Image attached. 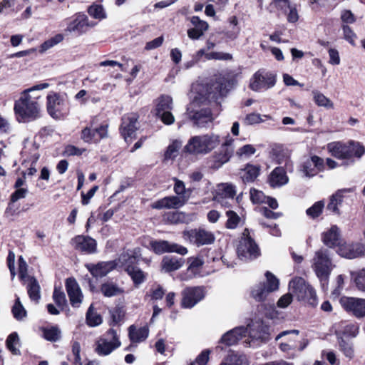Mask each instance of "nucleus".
I'll use <instances>...</instances> for the list:
<instances>
[{
	"instance_id": "c9c22d12",
	"label": "nucleus",
	"mask_w": 365,
	"mask_h": 365,
	"mask_svg": "<svg viewBox=\"0 0 365 365\" xmlns=\"http://www.w3.org/2000/svg\"><path fill=\"white\" fill-rule=\"evenodd\" d=\"M347 190H339L331 196L327 209L334 213L339 214V206L341 205L344 199L343 193Z\"/></svg>"
},
{
	"instance_id": "4be33fe9",
	"label": "nucleus",
	"mask_w": 365,
	"mask_h": 365,
	"mask_svg": "<svg viewBox=\"0 0 365 365\" xmlns=\"http://www.w3.org/2000/svg\"><path fill=\"white\" fill-rule=\"evenodd\" d=\"M116 264L113 261L101 262L96 264H87L86 267L94 277H103L115 269Z\"/></svg>"
},
{
	"instance_id": "6ab92c4d",
	"label": "nucleus",
	"mask_w": 365,
	"mask_h": 365,
	"mask_svg": "<svg viewBox=\"0 0 365 365\" xmlns=\"http://www.w3.org/2000/svg\"><path fill=\"white\" fill-rule=\"evenodd\" d=\"M138 115L135 113H130L122 118L120 133L126 142L130 141L135 138L137 130Z\"/></svg>"
},
{
	"instance_id": "13d9d810",
	"label": "nucleus",
	"mask_w": 365,
	"mask_h": 365,
	"mask_svg": "<svg viewBox=\"0 0 365 365\" xmlns=\"http://www.w3.org/2000/svg\"><path fill=\"white\" fill-rule=\"evenodd\" d=\"M205 58L207 60H231L232 56L228 53L224 52H210L205 54Z\"/></svg>"
},
{
	"instance_id": "f03ea898",
	"label": "nucleus",
	"mask_w": 365,
	"mask_h": 365,
	"mask_svg": "<svg viewBox=\"0 0 365 365\" xmlns=\"http://www.w3.org/2000/svg\"><path fill=\"white\" fill-rule=\"evenodd\" d=\"M225 93V87L222 82H216L212 84L207 93L200 94L202 97L195 96L192 104L187 108V113L190 118L194 120L195 123L199 127H205L213 120L212 115L209 108H202L199 110H192V107L198 104L200 101L204 102L210 98H216L217 96H222Z\"/></svg>"
},
{
	"instance_id": "2eb2a0df",
	"label": "nucleus",
	"mask_w": 365,
	"mask_h": 365,
	"mask_svg": "<svg viewBox=\"0 0 365 365\" xmlns=\"http://www.w3.org/2000/svg\"><path fill=\"white\" fill-rule=\"evenodd\" d=\"M338 254L344 258L355 259L365 255V245L361 243L344 242L339 245Z\"/></svg>"
},
{
	"instance_id": "412c9836",
	"label": "nucleus",
	"mask_w": 365,
	"mask_h": 365,
	"mask_svg": "<svg viewBox=\"0 0 365 365\" xmlns=\"http://www.w3.org/2000/svg\"><path fill=\"white\" fill-rule=\"evenodd\" d=\"M71 243L76 250L81 252L93 253L96 250V240L88 236L78 235L72 239Z\"/></svg>"
},
{
	"instance_id": "a211bd4d",
	"label": "nucleus",
	"mask_w": 365,
	"mask_h": 365,
	"mask_svg": "<svg viewBox=\"0 0 365 365\" xmlns=\"http://www.w3.org/2000/svg\"><path fill=\"white\" fill-rule=\"evenodd\" d=\"M92 26L93 25L90 24L86 15L83 14H78L68 23L65 32L81 35L87 31L88 27Z\"/></svg>"
},
{
	"instance_id": "09e8293b",
	"label": "nucleus",
	"mask_w": 365,
	"mask_h": 365,
	"mask_svg": "<svg viewBox=\"0 0 365 365\" xmlns=\"http://www.w3.org/2000/svg\"><path fill=\"white\" fill-rule=\"evenodd\" d=\"M324 202L323 201H318L315 202L311 207L308 208L306 211L307 215L311 218H316L319 217L324 209Z\"/></svg>"
},
{
	"instance_id": "e433bc0d",
	"label": "nucleus",
	"mask_w": 365,
	"mask_h": 365,
	"mask_svg": "<svg viewBox=\"0 0 365 365\" xmlns=\"http://www.w3.org/2000/svg\"><path fill=\"white\" fill-rule=\"evenodd\" d=\"M173 108V99L167 95H162L155 101V114L171 110Z\"/></svg>"
},
{
	"instance_id": "7ed1b4c3",
	"label": "nucleus",
	"mask_w": 365,
	"mask_h": 365,
	"mask_svg": "<svg viewBox=\"0 0 365 365\" xmlns=\"http://www.w3.org/2000/svg\"><path fill=\"white\" fill-rule=\"evenodd\" d=\"M334 267L328 250L320 249L315 252L312 260V268L324 288L327 285Z\"/></svg>"
},
{
	"instance_id": "49530a36",
	"label": "nucleus",
	"mask_w": 365,
	"mask_h": 365,
	"mask_svg": "<svg viewBox=\"0 0 365 365\" xmlns=\"http://www.w3.org/2000/svg\"><path fill=\"white\" fill-rule=\"evenodd\" d=\"M227 220L226 222V227L227 229H235L237 227L241 221L240 216L232 210H228L226 212Z\"/></svg>"
},
{
	"instance_id": "9b49d317",
	"label": "nucleus",
	"mask_w": 365,
	"mask_h": 365,
	"mask_svg": "<svg viewBox=\"0 0 365 365\" xmlns=\"http://www.w3.org/2000/svg\"><path fill=\"white\" fill-rule=\"evenodd\" d=\"M275 83V75L270 73L257 71L251 78L250 88L254 91H259L273 87Z\"/></svg>"
},
{
	"instance_id": "423d86ee",
	"label": "nucleus",
	"mask_w": 365,
	"mask_h": 365,
	"mask_svg": "<svg viewBox=\"0 0 365 365\" xmlns=\"http://www.w3.org/2000/svg\"><path fill=\"white\" fill-rule=\"evenodd\" d=\"M121 342L116 330L109 329L96 342V352L100 356H107L120 347Z\"/></svg>"
},
{
	"instance_id": "7c9ffc66",
	"label": "nucleus",
	"mask_w": 365,
	"mask_h": 365,
	"mask_svg": "<svg viewBox=\"0 0 365 365\" xmlns=\"http://www.w3.org/2000/svg\"><path fill=\"white\" fill-rule=\"evenodd\" d=\"M101 292L106 297H113L124 293L122 287L113 282H106L101 285Z\"/></svg>"
},
{
	"instance_id": "b1692460",
	"label": "nucleus",
	"mask_w": 365,
	"mask_h": 365,
	"mask_svg": "<svg viewBox=\"0 0 365 365\" xmlns=\"http://www.w3.org/2000/svg\"><path fill=\"white\" fill-rule=\"evenodd\" d=\"M246 329L252 339L265 341L268 339L267 328L261 322H252Z\"/></svg>"
},
{
	"instance_id": "5fc2aeb1",
	"label": "nucleus",
	"mask_w": 365,
	"mask_h": 365,
	"mask_svg": "<svg viewBox=\"0 0 365 365\" xmlns=\"http://www.w3.org/2000/svg\"><path fill=\"white\" fill-rule=\"evenodd\" d=\"M256 149L252 145H245L236 151V155L240 158H247L255 154Z\"/></svg>"
},
{
	"instance_id": "680f3d73",
	"label": "nucleus",
	"mask_w": 365,
	"mask_h": 365,
	"mask_svg": "<svg viewBox=\"0 0 365 365\" xmlns=\"http://www.w3.org/2000/svg\"><path fill=\"white\" fill-rule=\"evenodd\" d=\"M53 299L58 307H63L66 304V295L61 289L55 288Z\"/></svg>"
},
{
	"instance_id": "f3484780",
	"label": "nucleus",
	"mask_w": 365,
	"mask_h": 365,
	"mask_svg": "<svg viewBox=\"0 0 365 365\" xmlns=\"http://www.w3.org/2000/svg\"><path fill=\"white\" fill-rule=\"evenodd\" d=\"M66 288L71 306L78 308L83 299V294L78 283L74 278H68L66 281Z\"/></svg>"
},
{
	"instance_id": "c756f323",
	"label": "nucleus",
	"mask_w": 365,
	"mask_h": 365,
	"mask_svg": "<svg viewBox=\"0 0 365 365\" xmlns=\"http://www.w3.org/2000/svg\"><path fill=\"white\" fill-rule=\"evenodd\" d=\"M339 230L336 225H332L329 230L322 235V241L329 247H333L338 244Z\"/></svg>"
},
{
	"instance_id": "4d7b16f0",
	"label": "nucleus",
	"mask_w": 365,
	"mask_h": 365,
	"mask_svg": "<svg viewBox=\"0 0 365 365\" xmlns=\"http://www.w3.org/2000/svg\"><path fill=\"white\" fill-rule=\"evenodd\" d=\"M164 219L171 224H178L184 220V215L179 212H169L165 215Z\"/></svg>"
},
{
	"instance_id": "393cba45",
	"label": "nucleus",
	"mask_w": 365,
	"mask_h": 365,
	"mask_svg": "<svg viewBox=\"0 0 365 365\" xmlns=\"http://www.w3.org/2000/svg\"><path fill=\"white\" fill-rule=\"evenodd\" d=\"M184 201L177 196H169L163 197L155 202L151 205L153 209H163V208H178L182 206Z\"/></svg>"
},
{
	"instance_id": "9d476101",
	"label": "nucleus",
	"mask_w": 365,
	"mask_h": 365,
	"mask_svg": "<svg viewBox=\"0 0 365 365\" xmlns=\"http://www.w3.org/2000/svg\"><path fill=\"white\" fill-rule=\"evenodd\" d=\"M182 237L185 240L189 241L197 246L210 245L215 240L214 235L211 232L203 229L184 231Z\"/></svg>"
},
{
	"instance_id": "bf43d9fd",
	"label": "nucleus",
	"mask_w": 365,
	"mask_h": 365,
	"mask_svg": "<svg viewBox=\"0 0 365 365\" xmlns=\"http://www.w3.org/2000/svg\"><path fill=\"white\" fill-rule=\"evenodd\" d=\"M190 21L194 26V28L202 32V34L208 29V24L206 21L201 20L198 16H192Z\"/></svg>"
},
{
	"instance_id": "ea45409f",
	"label": "nucleus",
	"mask_w": 365,
	"mask_h": 365,
	"mask_svg": "<svg viewBox=\"0 0 365 365\" xmlns=\"http://www.w3.org/2000/svg\"><path fill=\"white\" fill-rule=\"evenodd\" d=\"M220 365H248V364L245 356L231 354L226 356Z\"/></svg>"
},
{
	"instance_id": "8fccbe9b",
	"label": "nucleus",
	"mask_w": 365,
	"mask_h": 365,
	"mask_svg": "<svg viewBox=\"0 0 365 365\" xmlns=\"http://www.w3.org/2000/svg\"><path fill=\"white\" fill-rule=\"evenodd\" d=\"M81 138L85 142L88 143H97L98 139L95 133V130L91 129L89 127H86L81 131Z\"/></svg>"
},
{
	"instance_id": "2f4dec72",
	"label": "nucleus",
	"mask_w": 365,
	"mask_h": 365,
	"mask_svg": "<svg viewBox=\"0 0 365 365\" xmlns=\"http://www.w3.org/2000/svg\"><path fill=\"white\" fill-rule=\"evenodd\" d=\"M260 168L257 165L247 164L244 169H242L240 175L245 183L252 182L258 177Z\"/></svg>"
},
{
	"instance_id": "0eeeda50",
	"label": "nucleus",
	"mask_w": 365,
	"mask_h": 365,
	"mask_svg": "<svg viewBox=\"0 0 365 365\" xmlns=\"http://www.w3.org/2000/svg\"><path fill=\"white\" fill-rule=\"evenodd\" d=\"M266 280L255 285L251 296L257 302L264 301L267 296L279 288L278 279L269 272L265 273Z\"/></svg>"
},
{
	"instance_id": "0e129e2a",
	"label": "nucleus",
	"mask_w": 365,
	"mask_h": 365,
	"mask_svg": "<svg viewBox=\"0 0 365 365\" xmlns=\"http://www.w3.org/2000/svg\"><path fill=\"white\" fill-rule=\"evenodd\" d=\"M266 197L262 191L255 189L250 190V199L254 203H264Z\"/></svg>"
},
{
	"instance_id": "603ef678",
	"label": "nucleus",
	"mask_w": 365,
	"mask_h": 365,
	"mask_svg": "<svg viewBox=\"0 0 365 365\" xmlns=\"http://www.w3.org/2000/svg\"><path fill=\"white\" fill-rule=\"evenodd\" d=\"M341 29L343 31L344 38L348 41L351 46H356L355 40L357 38L355 32L348 25L342 24Z\"/></svg>"
},
{
	"instance_id": "aec40b11",
	"label": "nucleus",
	"mask_w": 365,
	"mask_h": 365,
	"mask_svg": "<svg viewBox=\"0 0 365 365\" xmlns=\"http://www.w3.org/2000/svg\"><path fill=\"white\" fill-rule=\"evenodd\" d=\"M327 149L332 156L339 159H347L353 156L354 145H345L340 142H333L327 145Z\"/></svg>"
},
{
	"instance_id": "20e7f679",
	"label": "nucleus",
	"mask_w": 365,
	"mask_h": 365,
	"mask_svg": "<svg viewBox=\"0 0 365 365\" xmlns=\"http://www.w3.org/2000/svg\"><path fill=\"white\" fill-rule=\"evenodd\" d=\"M220 143V138L217 134L197 135L188 140L185 149L192 154H207L218 146Z\"/></svg>"
},
{
	"instance_id": "774afa93",
	"label": "nucleus",
	"mask_w": 365,
	"mask_h": 365,
	"mask_svg": "<svg viewBox=\"0 0 365 365\" xmlns=\"http://www.w3.org/2000/svg\"><path fill=\"white\" fill-rule=\"evenodd\" d=\"M156 115L160 117L163 123L166 125H171L175 121V118L173 115L171 113L170 110L160 113L159 114H157Z\"/></svg>"
},
{
	"instance_id": "f257e3e1",
	"label": "nucleus",
	"mask_w": 365,
	"mask_h": 365,
	"mask_svg": "<svg viewBox=\"0 0 365 365\" xmlns=\"http://www.w3.org/2000/svg\"><path fill=\"white\" fill-rule=\"evenodd\" d=\"M49 84L43 83L34 86L21 93L20 98L14 103V110L19 121H30L40 116L39 96H31L35 91L47 88Z\"/></svg>"
},
{
	"instance_id": "a878e982",
	"label": "nucleus",
	"mask_w": 365,
	"mask_h": 365,
	"mask_svg": "<svg viewBox=\"0 0 365 365\" xmlns=\"http://www.w3.org/2000/svg\"><path fill=\"white\" fill-rule=\"evenodd\" d=\"M185 260L176 257L165 256L161 262V270L165 272H171L181 268Z\"/></svg>"
},
{
	"instance_id": "6e6552de",
	"label": "nucleus",
	"mask_w": 365,
	"mask_h": 365,
	"mask_svg": "<svg viewBox=\"0 0 365 365\" xmlns=\"http://www.w3.org/2000/svg\"><path fill=\"white\" fill-rule=\"evenodd\" d=\"M289 289L297 295L298 299L306 300L310 304H316L317 294L314 289L302 277H296L289 282Z\"/></svg>"
},
{
	"instance_id": "79ce46f5",
	"label": "nucleus",
	"mask_w": 365,
	"mask_h": 365,
	"mask_svg": "<svg viewBox=\"0 0 365 365\" xmlns=\"http://www.w3.org/2000/svg\"><path fill=\"white\" fill-rule=\"evenodd\" d=\"M313 98L315 103L318 106H322L326 108H332L334 107V104L331 101L326 97L323 93L318 91H312Z\"/></svg>"
},
{
	"instance_id": "e2e57ef3",
	"label": "nucleus",
	"mask_w": 365,
	"mask_h": 365,
	"mask_svg": "<svg viewBox=\"0 0 365 365\" xmlns=\"http://www.w3.org/2000/svg\"><path fill=\"white\" fill-rule=\"evenodd\" d=\"M19 274L21 280L30 278L28 275V264L22 256L19 258Z\"/></svg>"
},
{
	"instance_id": "052dcab7",
	"label": "nucleus",
	"mask_w": 365,
	"mask_h": 365,
	"mask_svg": "<svg viewBox=\"0 0 365 365\" xmlns=\"http://www.w3.org/2000/svg\"><path fill=\"white\" fill-rule=\"evenodd\" d=\"M340 350L344 353V354L351 359L354 356V349L352 345L348 342H346L343 339H341L339 341Z\"/></svg>"
},
{
	"instance_id": "1a4fd4ad",
	"label": "nucleus",
	"mask_w": 365,
	"mask_h": 365,
	"mask_svg": "<svg viewBox=\"0 0 365 365\" xmlns=\"http://www.w3.org/2000/svg\"><path fill=\"white\" fill-rule=\"evenodd\" d=\"M47 110L54 119H61L67 114L65 100L57 93L51 92L47 97Z\"/></svg>"
},
{
	"instance_id": "338daca9",
	"label": "nucleus",
	"mask_w": 365,
	"mask_h": 365,
	"mask_svg": "<svg viewBox=\"0 0 365 365\" xmlns=\"http://www.w3.org/2000/svg\"><path fill=\"white\" fill-rule=\"evenodd\" d=\"M341 19L343 24H354L356 21V17L354 14L349 10H344L341 14Z\"/></svg>"
},
{
	"instance_id": "a19ab883",
	"label": "nucleus",
	"mask_w": 365,
	"mask_h": 365,
	"mask_svg": "<svg viewBox=\"0 0 365 365\" xmlns=\"http://www.w3.org/2000/svg\"><path fill=\"white\" fill-rule=\"evenodd\" d=\"M29 279V282L27 289L29 297L31 298V300L38 302L41 297L40 286L35 278L31 277Z\"/></svg>"
},
{
	"instance_id": "864d4df0",
	"label": "nucleus",
	"mask_w": 365,
	"mask_h": 365,
	"mask_svg": "<svg viewBox=\"0 0 365 365\" xmlns=\"http://www.w3.org/2000/svg\"><path fill=\"white\" fill-rule=\"evenodd\" d=\"M89 15L95 19H102L106 17L103 6L93 4L88 8Z\"/></svg>"
},
{
	"instance_id": "ddd939ff",
	"label": "nucleus",
	"mask_w": 365,
	"mask_h": 365,
	"mask_svg": "<svg viewBox=\"0 0 365 365\" xmlns=\"http://www.w3.org/2000/svg\"><path fill=\"white\" fill-rule=\"evenodd\" d=\"M150 245L154 252L158 255L165 252H176L181 255H185L187 253L186 247L167 240L151 241Z\"/></svg>"
},
{
	"instance_id": "72a5a7b5",
	"label": "nucleus",
	"mask_w": 365,
	"mask_h": 365,
	"mask_svg": "<svg viewBox=\"0 0 365 365\" xmlns=\"http://www.w3.org/2000/svg\"><path fill=\"white\" fill-rule=\"evenodd\" d=\"M149 334V329L148 327H143L136 329L133 325L129 327V338L132 342L138 343L145 340Z\"/></svg>"
},
{
	"instance_id": "c85d7f7f",
	"label": "nucleus",
	"mask_w": 365,
	"mask_h": 365,
	"mask_svg": "<svg viewBox=\"0 0 365 365\" xmlns=\"http://www.w3.org/2000/svg\"><path fill=\"white\" fill-rule=\"evenodd\" d=\"M234 140L230 138H227L225 141L222 143L220 153L218 154L217 160L224 164L229 161L230 158L234 153L233 147Z\"/></svg>"
},
{
	"instance_id": "3c124183",
	"label": "nucleus",
	"mask_w": 365,
	"mask_h": 365,
	"mask_svg": "<svg viewBox=\"0 0 365 365\" xmlns=\"http://www.w3.org/2000/svg\"><path fill=\"white\" fill-rule=\"evenodd\" d=\"M263 118H265L266 119H271V117L267 115H263ZM264 120L260 114L252 113L246 115L244 119V123L246 125H254L263 122Z\"/></svg>"
},
{
	"instance_id": "a18cd8bd",
	"label": "nucleus",
	"mask_w": 365,
	"mask_h": 365,
	"mask_svg": "<svg viewBox=\"0 0 365 365\" xmlns=\"http://www.w3.org/2000/svg\"><path fill=\"white\" fill-rule=\"evenodd\" d=\"M63 40V36L61 34H56L54 36L50 38L47 41H44L40 47V52L43 53L48 49L53 47L58 43H61Z\"/></svg>"
},
{
	"instance_id": "dca6fc26",
	"label": "nucleus",
	"mask_w": 365,
	"mask_h": 365,
	"mask_svg": "<svg viewBox=\"0 0 365 365\" xmlns=\"http://www.w3.org/2000/svg\"><path fill=\"white\" fill-rule=\"evenodd\" d=\"M182 306L185 308H192L204 298L205 293L203 289L200 287H187L182 291Z\"/></svg>"
},
{
	"instance_id": "4c0bfd02",
	"label": "nucleus",
	"mask_w": 365,
	"mask_h": 365,
	"mask_svg": "<svg viewBox=\"0 0 365 365\" xmlns=\"http://www.w3.org/2000/svg\"><path fill=\"white\" fill-rule=\"evenodd\" d=\"M86 322L88 326L91 327H97L103 322L101 314L94 310L93 304L89 307L86 312Z\"/></svg>"
},
{
	"instance_id": "de8ad7c7",
	"label": "nucleus",
	"mask_w": 365,
	"mask_h": 365,
	"mask_svg": "<svg viewBox=\"0 0 365 365\" xmlns=\"http://www.w3.org/2000/svg\"><path fill=\"white\" fill-rule=\"evenodd\" d=\"M12 313L15 319L21 320L26 316V311L21 304L19 297L16 298V302L12 307Z\"/></svg>"
},
{
	"instance_id": "473e14b6",
	"label": "nucleus",
	"mask_w": 365,
	"mask_h": 365,
	"mask_svg": "<svg viewBox=\"0 0 365 365\" xmlns=\"http://www.w3.org/2000/svg\"><path fill=\"white\" fill-rule=\"evenodd\" d=\"M138 253L139 250H135L130 252L122 253L119 256L118 262L124 267L125 272H127L128 267H136L135 264L138 262Z\"/></svg>"
},
{
	"instance_id": "f704fd0d",
	"label": "nucleus",
	"mask_w": 365,
	"mask_h": 365,
	"mask_svg": "<svg viewBox=\"0 0 365 365\" xmlns=\"http://www.w3.org/2000/svg\"><path fill=\"white\" fill-rule=\"evenodd\" d=\"M126 272L132 279L135 287L143 284L147 278V274L137 266L128 267Z\"/></svg>"
},
{
	"instance_id": "6e6d98bb",
	"label": "nucleus",
	"mask_w": 365,
	"mask_h": 365,
	"mask_svg": "<svg viewBox=\"0 0 365 365\" xmlns=\"http://www.w3.org/2000/svg\"><path fill=\"white\" fill-rule=\"evenodd\" d=\"M19 336L16 333L11 334L6 339V346L8 349L14 354H17L19 351L16 348V345L19 344Z\"/></svg>"
},
{
	"instance_id": "5701e85b",
	"label": "nucleus",
	"mask_w": 365,
	"mask_h": 365,
	"mask_svg": "<svg viewBox=\"0 0 365 365\" xmlns=\"http://www.w3.org/2000/svg\"><path fill=\"white\" fill-rule=\"evenodd\" d=\"M247 333V329L245 327H238L225 333L220 341L227 346H232L245 336Z\"/></svg>"
},
{
	"instance_id": "37998d69",
	"label": "nucleus",
	"mask_w": 365,
	"mask_h": 365,
	"mask_svg": "<svg viewBox=\"0 0 365 365\" xmlns=\"http://www.w3.org/2000/svg\"><path fill=\"white\" fill-rule=\"evenodd\" d=\"M351 276L357 289L365 292V269H361L359 272H351Z\"/></svg>"
},
{
	"instance_id": "58836bf2",
	"label": "nucleus",
	"mask_w": 365,
	"mask_h": 365,
	"mask_svg": "<svg viewBox=\"0 0 365 365\" xmlns=\"http://www.w3.org/2000/svg\"><path fill=\"white\" fill-rule=\"evenodd\" d=\"M182 147V143L179 140H173L167 148L164 154V160L168 161L175 158L179 153V150Z\"/></svg>"
},
{
	"instance_id": "69168bd1",
	"label": "nucleus",
	"mask_w": 365,
	"mask_h": 365,
	"mask_svg": "<svg viewBox=\"0 0 365 365\" xmlns=\"http://www.w3.org/2000/svg\"><path fill=\"white\" fill-rule=\"evenodd\" d=\"M85 149H80L74 145H68L66 146L63 155L66 156H73V155H81Z\"/></svg>"
},
{
	"instance_id": "4468645a",
	"label": "nucleus",
	"mask_w": 365,
	"mask_h": 365,
	"mask_svg": "<svg viewBox=\"0 0 365 365\" xmlns=\"http://www.w3.org/2000/svg\"><path fill=\"white\" fill-rule=\"evenodd\" d=\"M324 168V160L319 156L312 155L303 162L300 171L303 177L312 178L322 172Z\"/></svg>"
},
{
	"instance_id": "f8f14e48",
	"label": "nucleus",
	"mask_w": 365,
	"mask_h": 365,
	"mask_svg": "<svg viewBox=\"0 0 365 365\" xmlns=\"http://www.w3.org/2000/svg\"><path fill=\"white\" fill-rule=\"evenodd\" d=\"M342 307L357 318L365 317V299L344 297L340 299Z\"/></svg>"
},
{
	"instance_id": "bb28decb",
	"label": "nucleus",
	"mask_w": 365,
	"mask_h": 365,
	"mask_svg": "<svg viewBox=\"0 0 365 365\" xmlns=\"http://www.w3.org/2000/svg\"><path fill=\"white\" fill-rule=\"evenodd\" d=\"M269 182L271 187H280L288 182V177L285 170L280 167L276 168L271 173L269 178Z\"/></svg>"
},
{
	"instance_id": "c03bdc74",
	"label": "nucleus",
	"mask_w": 365,
	"mask_h": 365,
	"mask_svg": "<svg viewBox=\"0 0 365 365\" xmlns=\"http://www.w3.org/2000/svg\"><path fill=\"white\" fill-rule=\"evenodd\" d=\"M61 330L57 327L43 329V337L50 341H56L61 338Z\"/></svg>"
},
{
	"instance_id": "cd10ccee",
	"label": "nucleus",
	"mask_w": 365,
	"mask_h": 365,
	"mask_svg": "<svg viewBox=\"0 0 365 365\" xmlns=\"http://www.w3.org/2000/svg\"><path fill=\"white\" fill-rule=\"evenodd\" d=\"M236 195L235 187L232 184L222 183L217 186L216 195L214 197L215 201H222V199L235 198Z\"/></svg>"
},
{
	"instance_id": "39448f33",
	"label": "nucleus",
	"mask_w": 365,
	"mask_h": 365,
	"mask_svg": "<svg viewBox=\"0 0 365 365\" xmlns=\"http://www.w3.org/2000/svg\"><path fill=\"white\" fill-rule=\"evenodd\" d=\"M237 252L239 258L245 262L255 259L260 255V250L251 237L250 232L247 228L245 229L242 232Z\"/></svg>"
}]
</instances>
